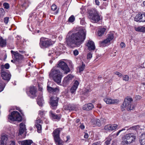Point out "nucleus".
<instances>
[{
	"label": "nucleus",
	"mask_w": 145,
	"mask_h": 145,
	"mask_svg": "<svg viewBox=\"0 0 145 145\" xmlns=\"http://www.w3.org/2000/svg\"><path fill=\"white\" fill-rule=\"evenodd\" d=\"M122 77H123V80L126 82L128 81L130 79L129 76L127 75H124Z\"/></svg>",
	"instance_id": "nucleus-34"
},
{
	"label": "nucleus",
	"mask_w": 145,
	"mask_h": 145,
	"mask_svg": "<svg viewBox=\"0 0 145 145\" xmlns=\"http://www.w3.org/2000/svg\"><path fill=\"white\" fill-rule=\"evenodd\" d=\"M106 29L104 27H101L100 28L98 32V34L99 36H101L104 35Z\"/></svg>",
	"instance_id": "nucleus-29"
},
{
	"label": "nucleus",
	"mask_w": 145,
	"mask_h": 145,
	"mask_svg": "<svg viewBox=\"0 0 145 145\" xmlns=\"http://www.w3.org/2000/svg\"><path fill=\"white\" fill-rule=\"evenodd\" d=\"M3 5L4 7V8L7 9H8L9 8V5L8 3H3Z\"/></svg>",
	"instance_id": "nucleus-42"
},
{
	"label": "nucleus",
	"mask_w": 145,
	"mask_h": 145,
	"mask_svg": "<svg viewBox=\"0 0 145 145\" xmlns=\"http://www.w3.org/2000/svg\"><path fill=\"white\" fill-rule=\"evenodd\" d=\"M69 66L71 68H73V65L71 61H70L69 62Z\"/></svg>",
	"instance_id": "nucleus-56"
},
{
	"label": "nucleus",
	"mask_w": 145,
	"mask_h": 145,
	"mask_svg": "<svg viewBox=\"0 0 145 145\" xmlns=\"http://www.w3.org/2000/svg\"><path fill=\"white\" fill-rule=\"evenodd\" d=\"M19 60L20 58H23V56H22V55H19Z\"/></svg>",
	"instance_id": "nucleus-63"
},
{
	"label": "nucleus",
	"mask_w": 145,
	"mask_h": 145,
	"mask_svg": "<svg viewBox=\"0 0 145 145\" xmlns=\"http://www.w3.org/2000/svg\"><path fill=\"white\" fill-rule=\"evenodd\" d=\"M76 107V106L74 105L69 104L65 105L64 106V109L66 110L71 111L72 110H74Z\"/></svg>",
	"instance_id": "nucleus-21"
},
{
	"label": "nucleus",
	"mask_w": 145,
	"mask_h": 145,
	"mask_svg": "<svg viewBox=\"0 0 145 145\" xmlns=\"http://www.w3.org/2000/svg\"><path fill=\"white\" fill-rule=\"evenodd\" d=\"M8 139L7 137L6 136L3 135L2 136L1 138V145L5 144L6 141Z\"/></svg>",
	"instance_id": "nucleus-28"
},
{
	"label": "nucleus",
	"mask_w": 145,
	"mask_h": 145,
	"mask_svg": "<svg viewBox=\"0 0 145 145\" xmlns=\"http://www.w3.org/2000/svg\"><path fill=\"white\" fill-rule=\"evenodd\" d=\"M59 91V89L57 88H53V91L52 92L53 93L58 92Z\"/></svg>",
	"instance_id": "nucleus-46"
},
{
	"label": "nucleus",
	"mask_w": 145,
	"mask_h": 145,
	"mask_svg": "<svg viewBox=\"0 0 145 145\" xmlns=\"http://www.w3.org/2000/svg\"><path fill=\"white\" fill-rule=\"evenodd\" d=\"M52 44L51 40L47 38L42 37L40 39L39 45L41 48H46Z\"/></svg>",
	"instance_id": "nucleus-7"
},
{
	"label": "nucleus",
	"mask_w": 145,
	"mask_h": 145,
	"mask_svg": "<svg viewBox=\"0 0 145 145\" xmlns=\"http://www.w3.org/2000/svg\"><path fill=\"white\" fill-rule=\"evenodd\" d=\"M140 127V126L139 125H134L130 127L129 129H133V130H137Z\"/></svg>",
	"instance_id": "nucleus-37"
},
{
	"label": "nucleus",
	"mask_w": 145,
	"mask_h": 145,
	"mask_svg": "<svg viewBox=\"0 0 145 145\" xmlns=\"http://www.w3.org/2000/svg\"><path fill=\"white\" fill-rule=\"evenodd\" d=\"M73 77V76L71 74H69L65 76L63 81V85L66 86L68 85L70 83Z\"/></svg>",
	"instance_id": "nucleus-15"
},
{
	"label": "nucleus",
	"mask_w": 145,
	"mask_h": 145,
	"mask_svg": "<svg viewBox=\"0 0 145 145\" xmlns=\"http://www.w3.org/2000/svg\"><path fill=\"white\" fill-rule=\"evenodd\" d=\"M75 20V18L73 15L71 16L69 18L68 21L70 22H73Z\"/></svg>",
	"instance_id": "nucleus-38"
},
{
	"label": "nucleus",
	"mask_w": 145,
	"mask_h": 145,
	"mask_svg": "<svg viewBox=\"0 0 145 145\" xmlns=\"http://www.w3.org/2000/svg\"><path fill=\"white\" fill-rule=\"evenodd\" d=\"M124 142L127 144H129L135 141L136 137L133 133H130L127 134L124 137Z\"/></svg>",
	"instance_id": "nucleus-11"
},
{
	"label": "nucleus",
	"mask_w": 145,
	"mask_h": 145,
	"mask_svg": "<svg viewBox=\"0 0 145 145\" xmlns=\"http://www.w3.org/2000/svg\"><path fill=\"white\" fill-rule=\"evenodd\" d=\"M120 47L121 48H123L125 47V44L123 42H121L120 44Z\"/></svg>",
	"instance_id": "nucleus-53"
},
{
	"label": "nucleus",
	"mask_w": 145,
	"mask_h": 145,
	"mask_svg": "<svg viewBox=\"0 0 145 145\" xmlns=\"http://www.w3.org/2000/svg\"><path fill=\"white\" fill-rule=\"evenodd\" d=\"M92 122L93 125L97 126L100 127L102 125L100 120L99 119H96L93 120H92Z\"/></svg>",
	"instance_id": "nucleus-25"
},
{
	"label": "nucleus",
	"mask_w": 145,
	"mask_h": 145,
	"mask_svg": "<svg viewBox=\"0 0 145 145\" xmlns=\"http://www.w3.org/2000/svg\"><path fill=\"white\" fill-rule=\"evenodd\" d=\"M79 84L77 80L75 81L73 86L70 89V91L72 93H74L75 92Z\"/></svg>",
	"instance_id": "nucleus-22"
},
{
	"label": "nucleus",
	"mask_w": 145,
	"mask_h": 145,
	"mask_svg": "<svg viewBox=\"0 0 145 145\" xmlns=\"http://www.w3.org/2000/svg\"><path fill=\"white\" fill-rule=\"evenodd\" d=\"M53 88L48 86H47V90L50 92H52L53 91Z\"/></svg>",
	"instance_id": "nucleus-45"
},
{
	"label": "nucleus",
	"mask_w": 145,
	"mask_h": 145,
	"mask_svg": "<svg viewBox=\"0 0 145 145\" xmlns=\"http://www.w3.org/2000/svg\"><path fill=\"white\" fill-rule=\"evenodd\" d=\"M26 91L27 94L32 98H34L37 96L36 94L37 92V89L33 86L27 87L26 88Z\"/></svg>",
	"instance_id": "nucleus-8"
},
{
	"label": "nucleus",
	"mask_w": 145,
	"mask_h": 145,
	"mask_svg": "<svg viewBox=\"0 0 145 145\" xmlns=\"http://www.w3.org/2000/svg\"><path fill=\"white\" fill-rule=\"evenodd\" d=\"M122 131V130H119L116 133V135L117 136H118L119 134Z\"/></svg>",
	"instance_id": "nucleus-62"
},
{
	"label": "nucleus",
	"mask_w": 145,
	"mask_h": 145,
	"mask_svg": "<svg viewBox=\"0 0 145 145\" xmlns=\"http://www.w3.org/2000/svg\"><path fill=\"white\" fill-rule=\"evenodd\" d=\"M133 101L132 98L129 96L127 97L125 99L124 101L122 106V111L126 109L127 111H130L133 109L134 108L133 105L131 104V102Z\"/></svg>",
	"instance_id": "nucleus-5"
},
{
	"label": "nucleus",
	"mask_w": 145,
	"mask_h": 145,
	"mask_svg": "<svg viewBox=\"0 0 145 145\" xmlns=\"http://www.w3.org/2000/svg\"><path fill=\"white\" fill-rule=\"evenodd\" d=\"M86 36L85 31L82 29L71 35L68 34L66 37V42L69 46L73 44L77 46H80L85 39Z\"/></svg>",
	"instance_id": "nucleus-1"
},
{
	"label": "nucleus",
	"mask_w": 145,
	"mask_h": 145,
	"mask_svg": "<svg viewBox=\"0 0 145 145\" xmlns=\"http://www.w3.org/2000/svg\"><path fill=\"white\" fill-rule=\"evenodd\" d=\"M85 65L83 63H82V65L80 67H78L79 69V72H81L82 71H84V69H85Z\"/></svg>",
	"instance_id": "nucleus-35"
},
{
	"label": "nucleus",
	"mask_w": 145,
	"mask_h": 145,
	"mask_svg": "<svg viewBox=\"0 0 145 145\" xmlns=\"http://www.w3.org/2000/svg\"><path fill=\"white\" fill-rule=\"evenodd\" d=\"M93 106L92 103H89L84 105L83 107V108L84 110L89 111L91 110L93 108Z\"/></svg>",
	"instance_id": "nucleus-24"
},
{
	"label": "nucleus",
	"mask_w": 145,
	"mask_h": 145,
	"mask_svg": "<svg viewBox=\"0 0 145 145\" xmlns=\"http://www.w3.org/2000/svg\"><path fill=\"white\" fill-rule=\"evenodd\" d=\"M118 127V125L116 124H108L105 126L104 129L107 131H113L116 130Z\"/></svg>",
	"instance_id": "nucleus-16"
},
{
	"label": "nucleus",
	"mask_w": 145,
	"mask_h": 145,
	"mask_svg": "<svg viewBox=\"0 0 145 145\" xmlns=\"http://www.w3.org/2000/svg\"><path fill=\"white\" fill-rule=\"evenodd\" d=\"M49 115L50 117L53 119L59 120L61 118V115L60 114H57L52 111L50 112Z\"/></svg>",
	"instance_id": "nucleus-19"
},
{
	"label": "nucleus",
	"mask_w": 145,
	"mask_h": 145,
	"mask_svg": "<svg viewBox=\"0 0 145 145\" xmlns=\"http://www.w3.org/2000/svg\"><path fill=\"white\" fill-rule=\"evenodd\" d=\"M43 121L42 120H41L40 118L39 117L37 118L36 120L35 121V124H40V123H43Z\"/></svg>",
	"instance_id": "nucleus-36"
},
{
	"label": "nucleus",
	"mask_w": 145,
	"mask_h": 145,
	"mask_svg": "<svg viewBox=\"0 0 145 145\" xmlns=\"http://www.w3.org/2000/svg\"><path fill=\"white\" fill-rule=\"evenodd\" d=\"M49 78L57 84H60L63 77V74L57 67H53L49 73Z\"/></svg>",
	"instance_id": "nucleus-2"
},
{
	"label": "nucleus",
	"mask_w": 145,
	"mask_h": 145,
	"mask_svg": "<svg viewBox=\"0 0 145 145\" xmlns=\"http://www.w3.org/2000/svg\"><path fill=\"white\" fill-rule=\"evenodd\" d=\"M86 45L88 46V49L90 50H93L95 48L94 42L92 41L89 40Z\"/></svg>",
	"instance_id": "nucleus-20"
},
{
	"label": "nucleus",
	"mask_w": 145,
	"mask_h": 145,
	"mask_svg": "<svg viewBox=\"0 0 145 145\" xmlns=\"http://www.w3.org/2000/svg\"><path fill=\"white\" fill-rule=\"evenodd\" d=\"M110 140H107L105 142L104 145H108L110 143Z\"/></svg>",
	"instance_id": "nucleus-49"
},
{
	"label": "nucleus",
	"mask_w": 145,
	"mask_h": 145,
	"mask_svg": "<svg viewBox=\"0 0 145 145\" xmlns=\"http://www.w3.org/2000/svg\"><path fill=\"white\" fill-rule=\"evenodd\" d=\"M12 57L13 59L11 60L12 62L15 63L18 61V55H12Z\"/></svg>",
	"instance_id": "nucleus-33"
},
{
	"label": "nucleus",
	"mask_w": 145,
	"mask_h": 145,
	"mask_svg": "<svg viewBox=\"0 0 145 145\" xmlns=\"http://www.w3.org/2000/svg\"><path fill=\"white\" fill-rule=\"evenodd\" d=\"M100 120L101 121V124L105 123L106 121V120L103 118H101Z\"/></svg>",
	"instance_id": "nucleus-51"
},
{
	"label": "nucleus",
	"mask_w": 145,
	"mask_h": 145,
	"mask_svg": "<svg viewBox=\"0 0 145 145\" xmlns=\"http://www.w3.org/2000/svg\"><path fill=\"white\" fill-rule=\"evenodd\" d=\"M141 16L142 14L139 13L137 14L134 18V20L137 22H142L141 21Z\"/></svg>",
	"instance_id": "nucleus-30"
},
{
	"label": "nucleus",
	"mask_w": 145,
	"mask_h": 145,
	"mask_svg": "<svg viewBox=\"0 0 145 145\" xmlns=\"http://www.w3.org/2000/svg\"><path fill=\"white\" fill-rule=\"evenodd\" d=\"M141 16V21L143 22H145V13L142 14Z\"/></svg>",
	"instance_id": "nucleus-41"
},
{
	"label": "nucleus",
	"mask_w": 145,
	"mask_h": 145,
	"mask_svg": "<svg viewBox=\"0 0 145 145\" xmlns=\"http://www.w3.org/2000/svg\"><path fill=\"white\" fill-rule=\"evenodd\" d=\"M92 57V55H87V58L88 59H90Z\"/></svg>",
	"instance_id": "nucleus-59"
},
{
	"label": "nucleus",
	"mask_w": 145,
	"mask_h": 145,
	"mask_svg": "<svg viewBox=\"0 0 145 145\" xmlns=\"http://www.w3.org/2000/svg\"><path fill=\"white\" fill-rule=\"evenodd\" d=\"M106 39L103 40H101L99 42V44L100 47H104L106 46L107 44L109 43L110 41L114 38L113 35L112 34H110L108 35Z\"/></svg>",
	"instance_id": "nucleus-9"
},
{
	"label": "nucleus",
	"mask_w": 145,
	"mask_h": 145,
	"mask_svg": "<svg viewBox=\"0 0 145 145\" xmlns=\"http://www.w3.org/2000/svg\"><path fill=\"white\" fill-rule=\"evenodd\" d=\"M141 27H138L135 28V30L136 31H138L141 32Z\"/></svg>",
	"instance_id": "nucleus-48"
},
{
	"label": "nucleus",
	"mask_w": 145,
	"mask_h": 145,
	"mask_svg": "<svg viewBox=\"0 0 145 145\" xmlns=\"http://www.w3.org/2000/svg\"><path fill=\"white\" fill-rule=\"evenodd\" d=\"M9 18L8 17H6L4 18V22L6 24H7L9 21Z\"/></svg>",
	"instance_id": "nucleus-43"
},
{
	"label": "nucleus",
	"mask_w": 145,
	"mask_h": 145,
	"mask_svg": "<svg viewBox=\"0 0 145 145\" xmlns=\"http://www.w3.org/2000/svg\"><path fill=\"white\" fill-rule=\"evenodd\" d=\"M28 3H27V0L25 1L24 3L21 5L22 7H24L25 8H26L27 7H28Z\"/></svg>",
	"instance_id": "nucleus-40"
},
{
	"label": "nucleus",
	"mask_w": 145,
	"mask_h": 145,
	"mask_svg": "<svg viewBox=\"0 0 145 145\" xmlns=\"http://www.w3.org/2000/svg\"><path fill=\"white\" fill-rule=\"evenodd\" d=\"M1 76L3 79L7 81H9L11 78V75L8 71H4L3 70H1Z\"/></svg>",
	"instance_id": "nucleus-12"
},
{
	"label": "nucleus",
	"mask_w": 145,
	"mask_h": 145,
	"mask_svg": "<svg viewBox=\"0 0 145 145\" xmlns=\"http://www.w3.org/2000/svg\"><path fill=\"white\" fill-rule=\"evenodd\" d=\"M74 54H78L79 53L77 50H75L73 51Z\"/></svg>",
	"instance_id": "nucleus-55"
},
{
	"label": "nucleus",
	"mask_w": 145,
	"mask_h": 145,
	"mask_svg": "<svg viewBox=\"0 0 145 145\" xmlns=\"http://www.w3.org/2000/svg\"><path fill=\"white\" fill-rule=\"evenodd\" d=\"M140 145H145V133H143L141 135V136L140 139Z\"/></svg>",
	"instance_id": "nucleus-27"
},
{
	"label": "nucleus",
	"mask_w": 145,
	"mask_h": 145,
	"mask_svg": "<svg viewBox=\"0 0 145 145\" xmlns=\"http://www.w3.org/2000/svg\"><path fill=\"white\" fill-rule=\"evenodd\" d=\"M42 96V93L40 92L38 96L37 99V102L38 105L40 106H42L44 103V100Z\"/></svg>",
	"instance_id": "nucleus-18"
},
{
	"label": "nucleus",
	"mask_w": 145,
	"mask_h": 145,
	"mask_svg": "<svg viewBox=\"0 0 145 145\" xmlns=\"http://www.w3.org/2000/svg\"><path fill=\"white\" fill-rule=\"evenodd\" d=\"M10 145H15V142L14 141H12L10 144Z\"/></svg>",
	"instance_id": "nucleus-64"
},
{
	"label": "nucleus",
	"mask_w": 145,
	"mask_h": 145,
	"mask_svg": "<svg viewBox=\"0 0 145 145\" xmlns=\"http://www.w3.org/2000/svg\"><path fill=\"white\" fill-rule=\"evenodd\" d=\"M84 138H87L88 137V135L87 133H85L84 135Z\"/></svg>",
	"instance_id": "nucleus-60"
},
{
	"label": "nucleus",
	"mask_w": 145,
	"mask_h": 145,
	"mask_svg": "<svg viewBox=\"0 0 145 145\" xmlns=\"http://www.w3.org/2000/svg\"><path fill=\"white\" fill-rule=\"evenodd\" d=\"M7 45V41L6 39H3V37L0 36V46L3 47L6 46Z\"/></svg>",
	"instance_id": "nucleus-26"
},
{
	"label": "nucleus",
	"mask_w": 145,
	"mask_h": 145,
	"mask_svg": "<svg viewBox=\"0 0 145 145\" xmlns=\"http://www.w3.org/2000/svg\"><path fill=\"white\" fill-rule=\"evenodd\" d=\"M18 118V112L16 111L12 112L8 116V119L10 121H17Z\"/></svg>",
	"instance_id": "nucleus-13"
},
{
	"label": "nucleus",
	"mask_w": 145,
	"mask_h": 145,
	"mask_svg": "<svg viewBox=\"0 0 145 145\" xmlns=\"http://www.w3.org/2000/svg\"><path fill=\"white\" fill-rule=\"evenodd\" d=\"M104 101L108 104H117L119 101L116 99H112L110 98H106L104 99Z\"/></svg>",
	"instance_id": "nucleus-17"
},
{
	"label": "nucleus",
	"mask_w": 145,
	"mask_h": 145,
	"mask_svg": "<svg viewBox=\"0 0 145 145\" xmlns=\"http://www.w3.org/2000/svg\"><path fill=\"white\" fill-rule=\"evenodd\" d=\"M141 32H145V26L141 27Z\"/></svg>",
	"instance_id": "nucleus-57"
},
{
	"label": "nucleus",
	"mask_w": 145,
	"mask_h": 145,
	"mask_svg": "<svg viewBox=\"0 0 145 145\" xmlns=\"http://www.w3.org/2000/svg\"><path fill=\"white\" fill-rule=\"evenodd\" d=\"M95 2L97 5H99V0H95Z\"/></svg>",
	"instance_id": "nucleus-58"
},
{
	"label": "nucleus",
	"mask_w": 145,
	"mask_h": 145,
	"mask_svg": "<svg viewBox=\"0 0 145 145\" xmlns=\"http://www.w3.org/2000/svg\"><path fill=\"white\" fill-rule=\"evenodd\" d=\"M5 68L6 69H8L9 68L10 65L8 63L5 64L4 65Z\"/></svg>",
	"instance_id": "nucleus-52"
},
{
	"label": "nucleus",
	"mask_w": 145,
	"mask_h": 145,
	"mask_svg": "<svg viewBox=\"0 0 145 145\" xmlns=\"http://www.w3.org/2000/svg\"><path fill=\"white\" fill-rule=\"evenodd\" d=\"M115 73L119 77H122L123 76V75L121 74L118 72H115Z\"/></svg>",
	"instance_id": "nucleus-47"
},
{
	"label": "nucleus",
	"mask_w": 145,
	"mask_h": 145,
	"mask_svg": "<svg viewBox=\"0 0 145 145\" xmlns=\"http://www.w3.org/2000/svg\"><path fill=\"white\" fill-rule=\"evenodd\" d=\"M35 125L37 128L38 132L40 133L42 132V125L40 124H35Z\"/></svg>",
	"instance_id": "nucleus-32"
},
{
	"label": "nucleus",
	"mask_w": 145,
	"mask_h": 145,
	"mask_svg": "<svg viewBox=\"0 0 145 145\" xmlns=\"http://www.w3.org/2000/svg\"><path fill=\"white\" fill-rule=\"evenodd\" d=\"M57 67L60 68L66 74L70 71L67 63L63 61H59L58 63Z\"/></svg>",
	"instance_id": "nucleus-10"
},
{
	"label": "nucleus",
	"mask_w": 145,
	"mask_h": 145,
	"mask_svg": "<svg viewBox=\"0 0 145 145\" xmlns=\"http://www.w3.org/2000/svg\"><path fill=\"white\" fill-rule=\"evenodd\" d=\"M59 98L56 97H52L50 98V104L53 109H55L57 105Z\"/></svg>",
	"instance_id": "nucleus-14"
},
{
	"label": "nucleus",
	"mask_w": 145,
	"mask_h": 145,
	"mask_svg": "<svg viewBox=\"0 0 145 145\" xmlns=\"http://www.w3.org/2000/svg\"><path fill=\"white\" fill-rule=\"evenodd\" d=\"M62 130V129L61 128H57L54 130L52 133L54 140L56 145H63L65 142H67L70 139L69 136L66 137L67 140H64L63 141L61 139L60 135V132Z\"/></svg>",
	"instance_id": "nucleus-3"
},
{
	"label": "nucleus",
	"mask_w": 145,
	"mask_h": 145,
	"mask_svg": "<svg viewBox=\"0 0 145 145\" xmlns=\"http://www.w3.org/2000/svg\"><path fill=\"white\" fill-rule=\"evenodd\" d=\"M33 143L31 140H26L19 141V144L22 145H31Z\"/></svg>",
	"instance_id": "nucleus-23"
},
{
	"label": "nucleus",
	"mask_w": 145,
	"mask_h": 145,
	"mask_svg": "<svg viewBox=\"0 0 145 145\" xmlns=\"http://www.w3.org/2000/svg\"><path fill=\"white\" fill-rule=\"evenodd\" d=\"M79 127L82 130L84 129L85 128V126L83 124H82L80 125Z\"/></svg>",
	"instance_id": "nucleus-54"
},
{
	"label": "nucleus",
	"mask_w": 145,
	"mask_h": 145,
	"mask_svg": "<svg viewBox=\"0 0 145 145\" xmlns=\"http://www.w3.org/2000/svg\"><path fill=\"white\" fill-rule=\"evenodd\" d=\"M101 143L100 141L95 142L93 143L91 145H101Z\"/></svg>",
	"instance_id": "nucleus-50"
},
{
	"label": "nucleus",
	"mask_w": 145,
	"mask_h": 145,
	"mask_svg": "<svg viewBox=\"0 0 145 145\" xmlns=\"http://www.w3.org/2000/svg\"><path fill=\"white\" fill-rule=\"evenodd\" d=\"M135 98L137 99H140L141 98V97L140 96H137L135 97Z\"/></svg>",
	"instance_id": "nucleus-61"
},
{
	"label": "nucleus",
	"mask_w": 145,
	"mask_h": 145,
	"mask_svg": "<svg viewBox=\"0 0 145 145\" xmlns=\"http://www.w3.org/2000/svg\"><path fill=\"white\" fill-rule=\"evenodd\" d=\"M89 17L94 23H97L101 20L98 12L95 9H92L89 11Z\"/></svg>",
	"instance_id": "nucleus-6"
},
{
	"label": "nucleus",
	"mask_w": 145,
	"mask_h": 145,
	"mask_svg": "<svg viewBox=\"0 0 145 145\" xmlns=\"http://www.w3.org/2000/svg\"><path fill=\"white\" fill-rule=\"evenodd\" d=\"M45 113V112L44 111H39V115L41 117H42L44 116V114Z\"/></svg>",
	"instance_id": "nucleus-39"
},
{
	"label": "nucleus",
	"mask_w": 145,
	"mask_h": 145,
	"mask_svg": "<svg viewBox=\"0 0 145 145\" xmlns=\"http://www.w3.org/2000/svg\"><path fill=\"white\" fill-rule=\"evenodd\" d=\"M57 7L55 5L53 4L51 6V9L53 10H55L57 9Z\"/></svg>",
	"instance_id": "nucleus-44"
},
{
	"label": "nucleus",
	"mask_w": 145,
	"mask_h": 145,
	"mask_svg": "<svg viewBox=\"0 0 145 145\" xmlns=\"http://www.w3.org/2000/svg\"><path fill=\"white\" fill-rule=\"evenodd\" d=\"M19 122L22 121L23 122L20 124V129L19 131L20 135H21L26 130V125L25 124L26 118L23 112L19 108Z\"/></svg>",
	"instance_id": "nucleus-4"
},
{
	"label": "nucleus",
	"mask_w": 145,
	"mask_h": 145,
	"mask_svg": "<svg viewBox=\"0 0 145 145\" xmlns=\"http://www.w3.org/2000/svg\"><path fill=\"white\" fill-rule=\"evenodd\" d=\"M5 85V84L0 80V92L3 90Z\"/></svg>",
	"instance_id": "nucleus-31"
}]
</instances>
